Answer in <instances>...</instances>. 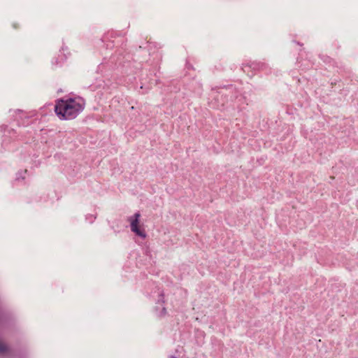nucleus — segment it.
Masks as SVG:
<instances>
[{"label":"nucleus","instance_id":"3","mask_svg":"<svg viewBox=\"0 0 358 358\" xmlns=\"http://www.w3.org/2000/svg\"><path fill=\"white\" fill-rule=\"evenodd\" d=\"M6 350V346L4 344H3V343H0V352H3Z\"/></svg>","mask_w":358,"mask_h":358},{"label":"nucleus","instance_id":"1","mask_svg":"<svg viewBox=\"0 0 358 358\" xmlns=\"http://www.w3.org/2000/svg\"><path fill=\"white\" fill-rule=\"evenodd\" d=\"M84 101L80 98H70L58 100L55 106V111L62 120L75 118L84 108Z\"/></svg>","mask_w":358,"mask_h":358},{"label":"nucleus","instance_id":"2","mask_svg":"<svg viewBox=\"0 0 358 358\" xmlns=\"http://www.w3.org/2000/svg\"><path fill=\"white\" fill-rule=\"evenodd\" d=\"M139 213H135L134 218H131V231L140 236H145L143 230H141L139 226Z\"/></svg>","mask_w":358,"mask_h":358}]
</instances>
